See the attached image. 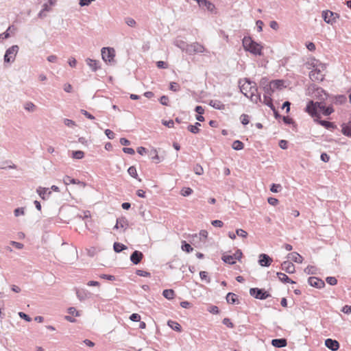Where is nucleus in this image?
<instances>
[{
  "mask_svg": "<svg viewBox=\"0 0 351 351\" xmlns=\"http://www.w3.org/2000/svg\"><path fill=\"white\" fill-rule=\"evenodd\" d=\"M306 112L315 118H320L319 112L324 116H328L334 112V109L332 106H326L322 102L310 101L306 106Z\"/></svg>",
  "mask_w": 351,
  "mask_h": 351,
  "instance_id": "f257e3e1",
  "label": "nucleus"
},
{
  "mask_svg": "<svg viewBox=\"0 0 351 351\" xmlns=\"http://www.w3.org/2000/svg\"><path fill=\"white\" fill-rule=\"evenodd\" d=\"M241 92L252 101L257 103L261 101V94L258 92L256 83L246 79L245 83L240 86Z\"/></svg>",
  "mask_w": 351,
  "mask_h": 351,
  "instance_id": "f03ea898",
  "label": "nucleus"
},
{
  "mask_svg": "<svg viewBox=\"0 0 351 351\" xmlns=\"http://www.w3.org/2000/svg\"><path fill=\"white\" fill-rule=\"evenodd\" d=\"M242 44L244 49L255 56L262 55V47L255 42L250 36H245Z\"/></svg>",
  "mask_w": 351,
  "mask_h": 351,
  "instance_id": "7ed1b4c3",
  "label": "nucleus"
},
{
  "mask_svg": "<svg viewBox=\"0 0 351 351\" xmlns=\"http://www.w3.org/2000/svg\"><path fill=\"white\" fill-rule=\"evenodd\" d=\"M19 47L18 45H14L9 47L4 55L5 62H13L15 60L16 54L18 53Z\"/></svg>",
  "mask_w": 351,
  "mask_h": 351,
  "instance_id": "20e7f679",
  "label": "nucleus"
},
{
  "mask_svg": "<svg viewBox=\"0 0 351 351\" xmlns=\"http://www.w3.org/2000/svg\"><path fill=\"white\" fill-rule=\"evenodd\" d=\"M207 51V49L204 45L199 43L195 42L189 45V49L186 50V53L189 55H193L195 53H203Z\"/></svg>",
  "mask_w": 351,
  "mask_h": 351,
  "instance_id": "39448f33",
  "label": "nucleus"
},
{
  "mask_svg": "<svg viewBox=\"0 0 351 351\" xmlns=\"http://www.w3.org/2000/svg\"><path fill=\"white\" fill-rule=\"evenodd\" d=\"M250 294L259 300H265L271 297V295L265 289L258 288H251L250 289Z\"/></svg>",
  "mask_w": 351,
  "mask_h": 351,
  "instance_id": "423d86ee",
  "label": "nucleus"
},
{
  "mask_svg": "<svg viewBox=\"0 0 351 351\" xmlns=\"http://www.w3.org/2000/svg\"><path fill=\"white\" fill-rule=\"evenodd\" d=\"M339 17V14L333 12L330 10H325L322 12V18L324 21L330 25H333L336 23L337 19Z\"/></svg>",
  "mask_w": 351,
  "mask_h": 351,
  "instance_id": "0eeeda50",
  "label": "nucleus"
},
{
  "mask_svg": "<svg viewBox=\"0 0 351 351\" xmlns=\"http://www.w3.org/2000/svg\"><path fill=\"white\" fill-rule=\"evenodd\" d=\"M114 56L115 51L113 48L103 47L101 49V56L104 61L111 62L114 60Z\"/></svg>",
  "mask_w": 351,
  "mask_h": 351,
  "instance_id": "6e6552de",
  "label": "nucleus"
},
{
  "mask_svg": "<svg viewBox=\"0 0 351 351\" xmlns=\"http://www.w3.org/2000/svg\"><path fill=\"white\" fill-rule=\"evenodd\" d=\"M308 283L313 287L317 288V289H322L324 287L325 282L320 278L317 277H309L308 279Z\"/></svg>",
  "mask_w": 351,
  "mask_h": 351,
  "instance_id": "1a4fd4ad",
  "label": "nucleus"
},
{
  "mask_svg": "<svg viewBox=\"0 0 351 351\" xmlns=\"http://www.w3.org/2000/svg\"><path fill=\"white\" fill-rule=\"evenodd\" d=\"M324 76L320 70L317 69H315L309 73V77L313 81H322Z\"/></svg>",
  "mask_w": 351,
  "mask_h": 351,
  "instance_id": "9d476101",
  "label": "nucleus"
},
{
  "mask_svg": "<svg viewBox=\"0 0 351 351\" xmlns=\"http://www.w3.org/2000/svg\"><path fill=\"white\" fill-rule=\"evenodd\" d=\"M272 262V259L266 254L259 255L258 263L262 267H269Z\"/></svg>",
  "mask_w": 351,
  "mask_h": 351,
  "instance_id": "9b49d317",
  "label": "nucleus"
},
{
  "mask_svg": "<svg viewBox=\"0 0 351 351\" xmlns=\"http://www.w3.org/2000/svg\"><path fill=\"white\" fill-rule=\"evenodd\" d=\"M143 258V253L140 251L135 250L134 252H132V254L130 256V261L133 264L138 265V263H140Z\"/></svg>",
  "mask_w": 351,
  "mask_h": 351,
  "instance_id": "f8f14e48",
  "label": "nucleus"
},
{
  "mask_svg": "<svg viewBox=\"0 0 351 351\" xmlns=\"http://www.w3.org/2000/svg\"><path fill=\"white\" fill-rule=\"evenodd\" d=\"M325 346L332 351H337L339 348V342L332 339H326Z\"/></svg>",
  "mask_w": 351,
  "mask_h": 351,
  "instance_id": "ddd939ff",
  "label": "nucleus"
},
{
  "mask_svg": "<svg viewBox=\"0 0 351 351\" xmlns=\"http://www.w3.org/2000/svg\"><path fill=\"white\" fill-rule=\"evenodd\" d=\"M76 295L77 298L82 301L90 298L91 293L86 289H76Z\"/></svg>",
  "mask_w": 351,
  "mask_h": 351,
  "instance_id": "4468645a",
  "label": "nucleus"
},
{
  "mask_svg": "<svg viewBox=\"0 0 351 351\" xmlns=\"http://www.w3.org/2000/svg\"><path fill=\"white\" fill-rule=\"evenodd\" d=\"M281 268L288 274H293L295 272V266L290 261H284L281 264Z\"/></svg>",
  "mask_w": 351,
  "mask_h": 351,
  "instance_id": "2eb2a0df",
  "label": "nucleus"
},
{
  "mask_svg": "<svg viewBox=\"0 0 351 351\" xmlns=\"http://www.w3.org/2000/svg\"><path fill=\"white\" fill-rule=\"evenodd\" d=\"M36 192L43 199H47L49 196L51 194V192L50 191L49 188H45L41 186H39L36 189Z\"/></svg>",
  "mask_w": 351,
  "mask_h": 351,
  "instance_id": "dca6fc26",
  "label": "nucleus"
},
{
  "mask_svg": "<svg viewBox=\"0 0 351 351\" xmlns=\"http://www.w3.org/2000/svg\"><path fill=\"white\" fill-rule=\"evenodd\" d=\"M173 43L175 46L180 48L182 51H185L186 53V50L189 49V44L179 38H176Z\"/></svg>",
  "mask_w": 351,
  "mask_h": 351,
  "instance_id": "f3484780",
  "label": "nucleus"
},
{
  "mask_svg": "<svg viewBox=\"0 0 351 351\" xmlns=\"http://www.w3.org/2000/svg\"><path fill=\"white\" fill-rule=\"evenodd\" d=\"M319 119L320 118H315V121L317 122L319 124L324 126L325 128L329 130H333L336 128L335 125L333 123L325 120H319Z\"/></svg>",
  "mask_w": 351,
  "mask_h": 351,
  "instance_id": "a211bd4d",
  "label": "nucleus"
},
{
  "mask_svg": "<svg viewBox=\"0 0 351 351\" xmlns=\"http://www.w3.org/2000/svg\"><path fill=\"white\" fill-rule=\"evenodd\" d=\"M271 345L278 348H284L287 345V341L285 338L274 339L271 340Z\"/></svg>",
  "mask_w": 351,
  "mask_h": 351,
  "instance_id": "6ab92c4d",
  "label": "nucleus"
},
{
  "mask_svg": "<svg viewBox=\"0 0 351 351\" xmlns=\"http://www.w3.org/2000/svg\"><path fill=\"white\" fill-rule=\"evenodd\" d=\"M86 62L90 68V69L94 72L97 71L100 68L99 62L97 60H93L91 58H87L86 60Z\"/></svg>",
  "mask_w": 351,
  "mask_h": 351,
  "instance_id": "aec40b11",
  "label": "nucleus"
},
{
  "mask_svg": "<svg viewBox=\"0 0 351 351\" xmlns=\"http://www.w3.org/2000/svg\"><path fill=\"white\" fill-rule=\"evenodd\" d=\"M198 5L200 8H206V10L210 12H212L215 8L214 4H213L208 0H200Z\"/></svg>",
  "mask_w": 351,
  "mask_h": 351,
  "instance_id": "412c9836",
  "label": "nucleus"
},
{
  "mask_svg": "<svg viewBox=\"0 0 351 351\" xmlns=\"http://www.w3.org/2000/svg\"><path fill=\"white\" fill-rule=\"evenodd\" d=\"M342 133L348 137H351V121L341 125Z\"/></svg>",
  "mask_w": 351,
  "mask_h": 351,
  "instance_id": "4be33fe9",
  "label": "nucleus"
},
{
  "mask_svg": "<svg viewBox=\"0 0 351 351\" xmlns=\"http://www.w3.org/2000/svg\"><path fill=\"white\" fill-rule=\"evenodd\" d=\"M226 299L227 302L229 304H235L239 303L238 296L234 293H228L226 295Z\"/></svg>",
  "mask_w": 351,
  "mask_h": 351,
  "instance_id": "5701e85b",
  "label": "nucleus"
},
{
  "mask_svg": "<svg viewBox=\"0 0 351 351\" xmlns=\"http://www.w3.org/2000/svg\"><path fill=\"white\" fill-rule=\"evenodd\" d=\"M278 278H279V280L282 282H284V283H291V284H295V282H294L293 280H291L288 276H287L284 273H282V272H277L276 274Z\"/></svg>",
  "mask_w": 351,
  "mask_h": 351,
  "instance_id": "b1692460",
  "label": "nucleus"
},
{
  "mask_svg": "<svg viewBox=\"0 0 351 351\" xmlns=\"http://www.w3.org/2000/svg\"><path fill=\"white\" fill-rule=\"evenodd\" d=\"M288 258H290L292 261L297 263H301L303 261L302 256L297 252H292L289 254Z\"/></svg>",
  "mask_w": 351,
  "mask_h": 351,
  "instance_id": "393cba45",
  "label": "nucleus"
},
{
  "mask_svg": "<svg viewBox=\"0 0 351 351\" xmlns=\"http://www.w3.org/2000/svg\"><path fill=\"white\" fill-rule=\"evenodd\" d=\"M209 105L214 108L215 109L217 110H224L225 109V105L220 101L219 100H210L209 101Z\"/></svg>",
  "mask_w": 351,
  "mask_h": 351,
  "instance_id": "a878e982",
  "label": "nucleus"
},
{
  "mask_svg": "<svg viewBox=\"0 0 351 351\" xmlns=\"http://www.w3.org/2000/svg\"><path fill=\"white\" fill-rule=\"evenodd\" d=\"M284 81L282 80H275L269 82L270 85L272 86L274 90L277 89H281L282 87H284Z\"/></svg>",
  "mask_w": 351,
  "mask_h": 351,
  "instance_id": "bb28decb",
  "label": "nucleus"
},
{
  "mask_svg": "<svg viewBox=\"0 0 351 351\" xmlns=\"http://www.w3.org/2000/svg\"><path fill=\"white\" fill-rule=\"evenodd\" d=\"M221 260L228 264L234 265L236 263V258L234 255L223 254L221 257Z\"/></svg>",
  "mask_w": 351,
  "mask_h": 351,
  "instance_id": "cd10ccee",
  "label": "nucleus"
},
{
  "mask_svg": "<svg viewBox=\"0 0 351 351\" xmlns=\"http://www.w3.org/2000/svg\"><path fill=\"white\" fill-rule=\"evenodd\" d=\"M167 324L171 329L175 331L180 332L182 330L181 326L177 322L169 320Z\"/></svg>",
  "mask_w": 351,
  "mask_h": 351,
  "instance_id": "c85d7f7f",
  "label": "nucleus"
},
{
  "mask_svg": "<svg viewBox=\"0 0 351 351\" xmlns=\"http://www.w3.org/2000/svg\"><path fill=\"white\" fill-rule=\"evenodd\" d=\"M24 108L28 112H34L36 110V106L32 101H27L24 104Z\"/></svg>",
  "mask_w": 351,
  "mask_h": 351,
  "instance_id": "c756f323",
  "label": "nucleus"
},
{
  "mask_svg": "<svg viewBox=\"0 0 351 351\" xmlns=\"http://www.w3.org/2000/svg\"><path fill=\"white\" fill-rule=\"evenodd\" d=\"M263 95L265 96H271L273 93L275 91L269 83L268 84H265V86L263 87Z\"/></svg>",
  "mask_w": 351,
  "mask_h": 351,
  "instance_id": "7c9ffc66",
  "label": "nucleus"
},
{
  "mask_svg": "<svg viewBox=\"0 0 351 351\" xmlns=\"http://www.w3.org/2000/svg\"><path fill=\"white\" fill-rule=\"evenodd\" d=\"M126 248L127 247L122 243L118 242L114 243L113 249L115 252L119 253L122 252L123 250H125Z\"/></svg>",
  "mask_w": 351,
  "mask_h": 351,
  "instance_id": "2f4dec72",
  "label": "nucleus"
},
{
  "mask_svg": "<svg viewBox=\"0 0 351 351\" xmlns=\"http://www.w3.org/2000/svg\"><path fill=\"white\" fill-rule=\"evenodd\" d=\"M201 124L198 122H196L195 125H189L188 126V130L193 134H197L199 132V127Z\"/></svg>",
  "mask_w": 351,
  "mask_h": 351,
  "instance_id": "473e14b6",
  "label": "nucleus"
},
{
  "mask_svg": "<svg viewBox=\"0 0 351 351\" xmlns=\"http://www.w3.org/2000/svg\"><path fill=\"white\" fill-rule=\"evenodd\" d=\"M243 147H244L243 143L239 140L234 141L232 145V149L234 150H237V151L243 149Z\"/></svg>",
  "mask_w": 351,
  "mask_h": 351,
  "instance_id": "72a5a7b5",
  "label": "nucleus"
},
{
  "mask_svg": "<svg viewBox=\"0 0 351 351\" xmlns=\"http://www.w3.org/2000/svg\"><path fill=\"white\" fill-rule=\"evenodd\" d=\"M174 295H175L174 291L172 289H165L162 292V295L168 300L173 299L174 297Z\"/></svg>",
  "mask_w": 351,
  "mask_h": 351,
  "instance_id": "f704fd0d",
  "label": "nucleus"
},
{
  "mask_svg": "<svg viewBox=\"0 0 351 351\" xmlns=\"http://www.w3.org/2000/svg\"><path fill=\"white\" fill-rule=\"evenodd\" d=\"M271 96H265L263 95V103L269 107L271 109H273L274 107H275L272 102V99L271 97Z\"/></svg>",
  "mask_w": 351,
  "mask_h": 351,
  "instance_id": "c9c22d12",
  "label": "nucleus"
},
{
  "mask_svg": "<svg viewBox=\"0 0 351 351\" xmlns=\"http://www.w3.org/2000/svg\"><path fill=\"white\" fill-rule=\"evenodd\" d=\"M117 223L119 225L120 228L126 229L128 226V220L125 217L118 218L117 219Z\"/></svg>",
  "mask_w": 351,
  "mask_h": 351,
  "instance_id": "e433bc0d",
  "label": "nucleus"
},
{
  "mask_svg": "<svg viewBox=\"0 0 351 351\" xmlns=\"http://www.w3.org/2000/svg\"><path fill=\"white\" fill-rule=\"evenodd\" d=\"M181 248L183 251L187 253L191 252L193 250V248L191 247V245L186 243L185 241L182 242Z\"/></svg>",
  "mask_w": 351,
  "mask_h": 351,
  "instance_id": "4c0bfd02",
  "label": "nucleus"
},
{
  "mask_svg": "<svg viewBox=\"0 0 351 351\" xmlns=\"http://www.w3.org/2000/svg\"><path fill=\"white\" fill-rule=\"evenodd\" d=\"M72 157L75 159H82L84 157V153L80 150L73 151L72 152Z\"/></svg>",
  "mask_w": 351,
  "mask_h": 351,
  "instance_id": "58836bf2",
  "label": "nucleus"
},
{
  "mask_svg": "<svg viewBox=\"0 0 351 351\" xmlns=\"http://www.w3.org/2000/svg\"><path fill=\"white\" fill-rule=\"evenodd\" d=\"M64 183L66 185H68L69 184H77L79 183V181H77L75 179L71 178L69 176H66L63 179Z\"/></svg>",
  "mask_w": 351,
  "mask_h": 351,
  "instance_id": "ea45409f",
  "label": "nucleus"
},
{
  "mask_svg": "<svg viewBox=\"0 0 351 351\" xmlns=\"http://www.w3.org/2000/svg\"><path fill=\"white\" fill-rule=\"evenodd\" d=\"M128 172L132 178H137L138 173L136 167L131 166L128 168Z\"/></svg>",
  "mask_w": 351,
  "mask_h": 351,
  "instance_id": "a19ab883",
  "label": "nucleus"
},
{
  "mask_svg": "<svg viewBox=\"0 0 351 351\" xmlns=\"http://www.w3.org/2000/svg\"><path fill=\"white\" fill-rule=\"evenodd\" d=\"M199 276H200V278L202 280H205L207 283H210V277L208 276V273L206 271H202L199 272Z\"/></svg>",
  "mask_w": 351,
  "mask_h": 351,
  "instance_id": "79ce46f5",
  "label": "nucleus"
},
{
  "mask_svg": "<svg viewBox=\"0 0 351 351\" xmlns=\"http://www.w3.org/2000/svg\"><path fill=\"white\" fill-rule=\"evenodd\" d=\"M193 193V190L189 187H184L181 190V195L184 197L190 195Z\"/></svg>",
  "mask_w": 351,
  "mask_h": 351,
  "instance_id": "37998d69",
  "label": "nucleus"
},
{
  "mask_svg": "<svg viewBox=\"0 0 351 351\" xmlns=\"http://www.w3.org/2000/svg\"><path fill=\"white\" fill-rule=\"evenodd\" d=\"M304 272L307 274H314L316 273V268L314 266L308 265L304 269Z\"/></svg>",
  "mask_w": 351,
  "mask_h": 351,
  "instance_id": "c03bdc74",
  "label": "nucleus"
},
{
  "mask_svg": "<svg viewBox=\"0 0 351 351\" xmlns=\"http://www.w3.org/2000/svg\"><path fill=\"white\" fill-rule=\"evenodd\" d=\"M282 189V186L279 184H272L270 191L273 193H278Z\"/></svg>",
  "mask_w": 351,
  "mask_h": 351,
  "instance_id": "a18cd8bd",
  "label": "nucleus"
},
{
  "mask_svg": "<svg viewBox=\"0 0 351 351\" xmlns=\"http://www.w3.org/2000/svg\"><path fill=\"white\" fill-rule=\"evenodd\" d=\"M193 170H194L195 173L198 176L202 175L204 173V169H203L202 167L199 165H196L194 167Z\"/></svg>",
  "mask_w": 351,
  "mask_h": 351,
  "instance_id": "49530a36",
  "label": "nucleus"
},
{
  "mask_svg": "<svg viewBox=\"0 0 351 351\" xmlns=\"http://www.w3.org/2000/svg\"><path fill=\"white\" fill-rule=\"evenodd\" d=\"M136 274L139 276L143 277H149L151 276L149 272L141 269H137L136 271Z\"/></svg>",
  "mask_w": 351,
  "mask_h": 351,
  "instance_id": "de8ad7c7",
  "label": "nucleus"
},
{
  "mask_svg": "<svg viewBox=\"0 0 351 351\" xmlns=\"http://www.w3.org/2000/svg\"><path fill=\"white\" fill-rule=\"evenodd\" d=\"M125 22L130 27H134L136 23L135 20L130 17L125 18Z\"/></svg>",
  "mask_w": 351,
  "mask_h": 351,
  "instance_id": "09e8293b",
  "label": "nucleus"
},
{
  "mask_svg": "<svg viewBox=\"0 0 351 351\" xmlns=\"http://www.w3.org/2000/svg\"><path fill=\"white\" fill-rule=\"evenodd\" d=\"M169 89L173 92H177L180 90V86L176 82H171Z\"/></svg>",
  "mask_w": 351,
  "mask_h": 351,
  "instance_id": "8fccbe9b",
  "label": "nucleus"
},
{
  "mask_svg": "<svg viewBox=\"0 0 351 351\" xmlns=\"http://www.w3.org/2000/svg\"><path fill=\"white\" fill-rule=\"evenodd\" d=\"M236 234L242 238H246L247 236V232L243 229H237L236 230Z\"/></svg>",
  "mask_w": 351,
  "mask_h": 351,
  "instance_id": "3c124183",
  "label": "nucleus"
},
{
  "mask_svg": "<svg viewBox=\"0 0 351 351\" xmlns=\"http://www.w3.org/2000/svg\"><path fill=\"white\" fill-rule=\"evenodd\" d=\"M327 283H328L330 285H335L337 284V280L335 277L329 276L327 277L326 279Z\"/></svg>",
  "mask_w": 351,
  "mask_h": 351,
  "instance_id": "603ef678",
  "label": "nucleus"
},
{
  "mask_svg": "<svg viewBox=\"0 0 351 351\" xmlns=\"http://www.w3.org/2000/svg\"><path fill=\"white\" fill-rule=\"evenodd\" d=\"M222 323L230 328H234V324L229 318H224L222 321Z\"/></svg>",
  "mask_w": 351,
  "mask_h": 351,
  "instance_id": "864d4df0",
  "label": "nucleus"
},
{
  "mask_svg": "<svg viewBox=\"0 0 351 351\" xmlns=\"http://www.w3.org/2000/svg\"><path fill=\"white\" fill-rule=\"evenodd\" d=\"M241 123L243 125H247L250 122L248 115H247L245 114H243L241 116Z\"/></svg>",
  "mask_w": 351,
  "mask_h": 351,
  "instance_id": "5fc2aeb1",
  "label": "nucleus"
},
{
  "mask_svg": "<svg viewBox=\"0 0 351 351\" xmlns=\"http://www.w3.org/2000/svg\"><path fill=\"white\" fill-rule=\"evenodd\" d=\"M160 102L163 106H168L169 105V97L166 95H162L160 98Z\"/></svg>",
  "mask_w": 351,
  "mask_h": 351,
  "instance_id": "6e6d98bb",
  "label": "nucleus"
},
{
  "mask_svg": "<svg viewBox=\"0 0 351 351\" xmlns=\"http://www.w3.org/2000/svg\"><path fill=\"white\" fill-rule=\"evenodd\" d=\"M64 123L69 128H73L75 125V123L73 120L69 119H64Z\"/></svg>",
  "mask_w": 351,
  "mask_h": 351,
  "instance_id": "4d7b16f0",
  "label": "nucleus"
},
{
  "mask_svg": "<svg viewBox=\"0 0 351 351\" xmlns=\"http://www.w3.org/2000/svg\"><path fill=\"white\" fill-rule=\"evenodd\" d=\"M14 215L16 217H19L20 215H23L25 214L23 208H17L14 211Z\"/></svg>",
  "mask_w": 351,
  "mask_h": 351,
  "instance_id": "13d9d810",
  "label": "nucleus"
},
{
  "mask_svg": "<svg viewBox=\"0 0 351 351\" xmlns=\"http://www.w3.org/2000/svg\"><path fill=\"white\" fill-rule=\"evenodd\" d=\"M130 320L132 322H140L141 315L138 313H132L130 317Z\"/></svg>",
  "mask_w": 351,
  "mask_h": 351,
  "instance_id": "bf43d9fd",
  "label": "nucleus"
},
{
  "mask_svg": "<svg viewBox=\"0 0 351 351\" xmlns=\"http://www.w3.org/2000/svg\"><path fill=\"white\" fill-rule=\"evenodd\" d=\"M105 134L109 139H114L115 137V134L109 129L105 130Z\"/></svg>",
  "mask_w": 351,
  "mask_h": 351,
  "instance_id": "052dcab7",
  "label": "nucleus"
},
{
  "mask_svg": "<svg viewBox=\"0 0 351 351\" xmlns=\"http://www.w3.org/2000/svg\"><path fill=\"white\" fill-rule=\"evenodd\" d=\"M211 224L215 227L221 228L223 226V223L221 220H213L211 221Z\"/></svg>",
  "mask_w": 351,
  "mask_h": 351,
  "instance_id": "680f3d73",
  "label": "nucleus"
},
{
  "mask_svg": "<svg viewBox=\"0 0 351 351\" xmlns=\"http://www.w3.org/2000/svg\"><path fill=\"white\" fill-rule=\"evenodd\" d=\"M335 99L336 103L342 104L346 101L347 98L345 95H339L336 97Z\"/></svg>",
  "mask_w": 351,
  "mask_h": 351,
  "instance_id": "e2e57ef3",
  "label": "nucleus"
},
{
  "mask_svg": "<svg viewBox=\"0 0 351 351\" xmlns=\"http://www.w3.org/2000/svg\"><path fill=\"white\" fill-rule=\"evenodd\" d=\"M19 315L21 318L25 319L27 322H30L32 320L31 317L23 312H19Z\"/></svg>",
  "mask_w": 351,
  "mask_h": 351,
  "instance_id": "0e129e2a",
  "label": "nucleus"
},
{
  "mask_svg": "<svg viewBox=\"0 0 351 351\" xmlns=\"http://www.w3.org/2000/svg\"><path fill=\"white\" fill-rule=\"evenodd\" d=\"M81 113L82 114H84L86 118H88V119H89L90 120L95 119V117L93 115H92L91 114H90L88 112H87L85 110L82 109L81 110Z\"/></svg>",
  "mask_w": 351,
  "mask_h": 351,
  "instance_id": "69168bd1",
  "label": "nucleus"
},
{
  "mask_svg": "<svg viewBox=\"0 0 351 351\" xmlns=\"http://www.w3.org/2000/svg\"><path fill=\"white\" fill-rule=\"evenodd\" d=\"M320 159L324 162H327L329 161L330 160V156L325 152L322 153L320 156Z\"/></svg>",
  "mask_w": 351,
  "mask_h": 351,
  "instance_id": "338daca9",
  "label": "nucleus"
},
{
  "mask_svg": "<svg viewBox=\"0 0 351 351\" xmlns=\"http://www.w3.org/2000/svg\"><path fill=\"white\" fill-rule=\"evenodd\" d=\"M342 312H343L345 314H350L351 313V306L349 305H345L342 308Z\"/></svg>",
  "mask_w": 351,
  "mask_h": 351,
  "instance_id": "774afa93",
  "label": "nucleus"
}]
</instances>
